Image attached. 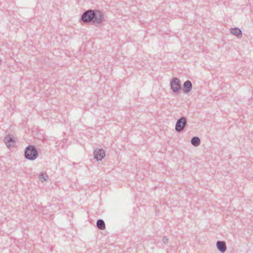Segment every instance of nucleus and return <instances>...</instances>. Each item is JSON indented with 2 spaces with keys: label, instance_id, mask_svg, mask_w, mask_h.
<instances>
[{
  "label": "nucleus",
  "instance_id": "7",
  "mask_svg": "<svg viewBox=\"0 0 253 253\" xmlns=\"http://www.w3.org/2000/svg\"><path fill=\"white\" fill-rule=\"evenodd\" d=\"M216 248L221 253H224L227 250L226 243L223 241H218L216 244Z\"/></svg>",
  "mask_w": 253,
  "mask_h": 253
},
{
  "label": "nucleus",
  "instance_id": "5",
  "mask_svg": "<svg viewBox=\"0 0 253 253\" xmlns=\"http://www.w3.org/2000/svg\"><path fill=\"white\" fill-rule=\"evenodd\" d=\"M94 158L97 161H101L105 156V153L103 149H96L93 152Z\"/></svg>",
  "mask_w": 253,
  "mask_h": 253
},
{
  "label": "nucleus",
  "instance_id": "2",
  "mask_svg": "<svg viewBox=\"0 0 253 253\" xmlns=\"http://www.w3.org/2000/svg\"><path fill=\"white\" fill-rule=\"evenodd\" d=\"M25 158L29 160L34 161L38 156V152L36 147L32 145L28 146L24 151Z\"/></svg>",
  "mask_w": 253,
  "mask_h": 253
},
{
  "label": "nucleus",
  "instance_id": "16",
  "mask_svg": "<svg viewBox=\"0 0 253 253\" xmlns=\"http://www.w3.org/2000/svg\"><path fill=\"white\" fill-rule=\"evenodd\" d=\"M39 174H46V172H45V171H42L41 172H40Z\"/></svg>",
  "mask_w": 253,
  "mask_h": 253
},
{
  "label": "nucleus",
  "instance_id": "1",
  "mask_svg": "<svg viewBox=\"0 0 253 253\" xmlns=\"http://www.w3.org/2000/svg\"><path fill=\"white\" fill-rule=\"evenodd\" d=\"M81 20L85 23L91 22L92 24H100L104 20V15L100 10L88 9L83 13Z\"/></svg>",
  "mask_w": 253,
  "mask_h": 253
},
{
  "label": "nucleus",
  "instance_id": "12",
  "mask_svg": "<svg viewBox=\"0 0 253 253\" xmlns=\"http://www.w3.org/2000/svg\"><path fill=\"white\" fill-rule=\"evenodd\" d=\"M46 210H44L43 211V218H46V219L49 218L52 215H53V214L52 213V212L48 214V213H46Z\"/></svg>",
  "mask_w": 253,
  "mask_h": 253
},
{
  "label": "nucleus",
  "instance_id": "13",
  "mask_svg": "<svg viewBox=\"0 0 253 253\" xmlns=\"http://www.w3.org/2000/svg\"><path fill=\"white\" fill-rule=\"evenodd\" d=\"M169 239L166 236H164L162 238V242L164 244H167L168 243Z\"/></svg>",
  "mask_w": 253,
  "mask_h": 253
},
{
  "label": "nucleus",
  "instance_id": "9",
  "mask_svg": "<svg viewBox=\"0 0 253 253\" xmlns=\"http://www.w3.org/2000/svg\"><path fill=\"white\" fill-rule=\"evenodd\" d=\"M230 33L234 35H235L238 38H241L242 37V31L238 28H231L230 29Z\"/></svg>",
  "mask_w": 253,
  "mask_h": 253
},
{
  "label": "nucleus",
  "instance_id": "3",
  "mask_svg": "<svg viewBox=\"0 0 253 253\" xmlns=\"http://www.w3.org/2000/svg\"><path fill=\"white\" fill-rule=\"evenodd\" d=\"M170 87L174 94H177L181 88L180 81L177 78H173L170 83Z\"/></svg>",
  "mask_w": 253,
  "mask_h": 253
},
{
  "label": "nucleus",
  "instance_id": "6",
  "mask_svg": "<svg viewBox=\"0 0 253 253\" xmlns=\"http://www.w3.org/2000/svg\"><path fill=\"white\" fill-rule=\"evenodd\" d=\"M192 88V84L190 81L187 80L183 84V92L184 93L187 94L191 91Z\"/></svg>",
  "mask_w": 253,
  "mask_h": 253
},
{
  "label": "nucleus",
  "instance_id": "10",
  "mask_svg": "<svg viewBox=\"0 0 253 253\" xmlns=\"http://www.w3.org/2000/svg\"><path fill=\"white\" fill-rule=\"evenodd\" d=\"M96 226L100 230H103L105 229L106 226L104 220L102 219H98L96 222Z\"/></svg>",
  "mask_w": 253,
  "mask_h": 253
},
{
  "label": "nucleus",
  "instance_id": "11",
  "mask_svg": "<svg viewBox=\"0 0 253 253\" xmlns=\"http://www.w3.org/2000/svg\"><path fill=\"white\" fill-rule=\"evenodd\" d=\"M201 143L200 139L197 136H194L191 139V143L195 147L198 146Z\"/></svg>",
  "mask_w": 253,
  "mask_h": 253
},
{
  "label": "nucleus",
  "instance_id": "14",
  "mask_svg": "<svg viewBox=\"0 0 253 253\" xmlns=\"http://www.w3.org/2000/svg\"><path fill=\"white\" fill-rule=\"evenodd\" d=\"M39 179L42 182L45 181V179L44 178V175H39Z\"/></svg>",
  "mask_w": 253,
  "mask_h": 253
},
{
  "label": "nucleus",
  "instance_id": "4",
  "mask_svg": "<svg viewBox=\"0 0 253 253\" xmlns=\"http://www.w3.org/2000/svg\"><path fill=\"white\" fill-rule=\"evenodd\" d=\"M187 125V119L185 117H181L178 119L175 124V130L177 132H180L183 130Z\"/></svg>",
  "mask_w": 253,
  "mask_h": 253
},
{
  "label": "nucleus",
  "instance_id": "15",
  "mask_svg": "<svg viewBox=\"0 0 253 253\" xmlns=\"http://www.w3.org/2000/svg\"><path fill=\"white\" fill-rule=\"evenodd\" d=\"M44 178L45 179V181H47L49 178L48 175H44Z\"/></svg>",
  "mask_w": 253,
  "mask_h": 253
},
{
  "label": "nucleus",
  "instance_id": "8",
  "mask_svg": "<svg viewBox=\"0 0 253 253\" xmlns=\"http://www.w3.org/2000/svg\"><path fill=\"white\" fill-rule=\"evenodd\" d=\"M4 141L7 147L13 146L15 144V141L13 137L10 135H6L4 138Z\"/></svg>",
  "mask_w": 253,
  "mask_h": 253
}]
</instances>
